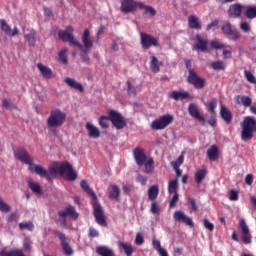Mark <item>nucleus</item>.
Here are the masks:
<instances>
[{
	"label": "nucleus",
	"instance_id": "nucleus-23",
	"mask_svg": "<svg viewBox=\"0 0 256 256\" xmlns=\"http://www.w3.org/2000/svg\"><path fill=\"white\" fill-rule=\"evenodd\" d=\"M169 97L171 99H174V101H183L185 99H191V94H189V92L186 91H177L174 90L170 93Z\"/></svg>",
	"mask_w": 256,
	"mask_h": 256
},
{
	"label": "nucleus",
	"instance_id": "nucleus-44",
	"mask_svg": "<svg viewBox=\"0 0 256 256\" xmlns=\"http://www.w3.org/2000/svg\"><path fill=\"white\" fill-rule=\"evenodd\" d=\"M217 98H212L210 102L206 105V109L211 115H215L217 112L215 109H217Z\"/></svg>",
	"mask_w": 256,
	"mask_h": 256
},
{
	"label": "nucleus",
	"instance_id": "nucleus-21",
	"mask_svg": "<svg viewBox=\"0 0 256 256\" xmlns=\"http://www.w3.org/2000/svg\"><path fill=\"white\" fill-rule=\"evenodd\" d=\"M64 82L68 87H71V89H76V91H80V93H83L85 91V87H83V84L77 82V80L71 78V77H66L64 79Z\"/></svg>",
	"mask_w": 256,
	"mask_h": 256
},
{
	"label": "nucleus",
	"instance_id": "nucleus-24",
	"mask_svg": "<svg viewBox=\"0 0 256 256\" xmlns=\"http://www.w3.org/2000/svg\"><path fill=\"white\" fill-rule=\"evenodd\" d=\"M197 43L194 45V49L205 53L207 51V46L209 45V40L201 38L199 34L196 35Z\"/></svg>",
	"mask_w": 256,
	"mask_h": 256
},
{
	"label": "nucleus",
	"instance_id": "nucleus-38",
	"mask_svg": "<svg viewBox=\"0 0 256 256\" xmlns=\"http://www.w3.org/2000/svg\"><path fill=\"white\" fill-rule=\"evenodd\" d=\"M28 187L33 193H36V195H41V193H43L41 185L37 182H33V180H28Z\"/></svg>",
	"mask_w": 256,
	"mask_h": 256
},
{
	"label": "nucleus",
	"instance_id": "nucleus-9",
	"mask_svg": "<svg viewBox=\"0 0 256 256\" xmlns=\"http://www.w3.org/2000/svg\"><path fill=\"white\" fill-rule=\"evenodd\" d=\"M52 233H53V235L58 237L64 255L73 256V253H74L73 247H71V244H69V242H67V236H65V233H63L59 230H53Z\"/></svg>",
	"mask_w": 256,
	"mask_h": 256
},
{
	"label": "nucleus",
	"instance_id": "nucleus-63",
	"mask_svg": "<svg viewBox=\"0 0 256 256\" xmlns=\"http://www.w3.org/2000/svg\"><path fill=\"white\" fill-rule=\"evenodd\" d=\"M88 237H92V238L99 237V231H97V229L93 227H90L88 232Z\"/></svg>",
	"mask_w": 256,
	"mask_h": 256
},
{
	"label": "nucleus",
	"instance_id": "nucleus-55",
	"mask_svg": "<svg viewBox=\"0 0 256 256\" xmlns=\"http://www.w3.org/2000/svg\"><path fill=\"white\" fill-rule=\"evenodd\" d=\"M229 200L230 201H239V192L236 190L229 191Z\"/></svg>",
	"mask_w": 256,
	"mask_h": 256
},
{
	"label": "nucleus",
	"instance_id": "nucleus-17",
	"mask_svg": "<svg viewBox=\"0 0 256 256\" xmlns=\"http://www.w3.org/2000/svg\"><path fill=\"white\" fill-rule=\"evenodd\" d=\"M188 113L193 117V119H197L198 121H200V123H202V125H205V117L199 112L197 104L190 103L188 106Z\"/></svg>",
	"mask_w": 256,
	"mask_h": 256
},
{
	"label": "nucleus",
	"instance_id": "nucleus-64",
	"mask_svg": "<svg viewBox=\"0 0 256 256\" xmlns=\"http://www.w3.org/2000/svg\"><path fill=\"white\" fill-rule=\"evenodd\" d=\"M231 36L232 41H237L238 39H241V33L237 30H233L232 33L229 34Z\"/></svg>",
	"mask_w": 256,
	"mask_h": 256
},
{
	"label": "nucleus",
	"instance_id": "nucleus-1",
	"mask_svg": "<svg viewBox=\"0 0 256 256\" xmlns=\"http://www.w3.org/2000/svg\"><path fill=\"white\" fill-rule=\"evenodd\" d=\"M14 157L29 166V171L36 173L39 177H45L47 181L55 179L57 174L66 175L68 181H75L77 179V172L73 170V166L68 162H53L52 166L48 170L44 169L43 166L33 164V158L25 148H19L14 153Z\"/></svg>",
	"mask_w": 256,
	"mask_h": 256
},
{
	"label": "nucleus",
	"instance_id": "nucleus-35",
	"mask_svg": "<svg viewBox=\"0 0 256 256\" xmlns=\"http://www.w3.org/2000/svg\"><path fill=\"white\" fill-rule=\"evenodd\" d=\"M207 177V169L202 168L200 170H197L195 173V181L197 185L199 186L201 183H203V180Z\"/></svg>",
	"mask_w": 256,
	"mask_h": 256
},
{
	"label": "nucleus",
	"instance_id": "nucleus-32",
	"mask_svg": "<svg viewBox=\"0 0 256 256\" xmlns=\"http://www.w3.org/2000/svg\"><path fill=\"white\" fill-rule=\"evenodd\" d=\"M0 256H25V253L21 249L14 248L11 250H1Z\"/></svg>",
	"mask_w": 256,
	"mask_h": 256
},
{
	"label": "nucleus",
	"instance_id": "nucleus-12",
	"mask_svg": "<svg viewBox=\"0 0 256 256\" xmlns=\"http://www.w3.org/2000/svg\"><path fill=\"white\" fill-rule=\"evenodd\" d=\"M173 219L178 221V223H184L187 227H195V223L193 222V218L185 215V212L178 210L173 214Z\"/></svg>",
	"mask_w": 256,
	"mask_h": 256
},
{
	"label": "nucleus",
	"instance_id": "nucleus-20",
	"mask_svg": "<svg viewBox=\"0 0 256 256\" xmlns=\"http://www.w3.org/2000/svg\"><path fill=\"white\" fill-rule=\"evenodd\" d=\"M82 43L84 49H93V38H91V32L87 28L82 34Z\"/></svg>",
	"mask_w": 256,
	"mask_h": 256
},
{
	"label": "nucleus",
	"instance_id": "nucleus-41",
	"mask_svg": "<svg viewBox=\"0 0 256 256\" xmlns=\"http://www.w3.org/2000/svg\"><path fill=\"white\" fill-rule=\"evenodd\" d=\"M177 191H179V180L175 179L170 181L168 184V193L175 195Z\"/></svg>",
	"mask_w": 256,
	"mask_h": 256
},
{
	"label": "nucleus",
	"instance_id": "nucleus-40",
	"mask_svg": "<svg viewBox=\"0 0 256 256\" xmlns=\"http://www.w3.org/2000/svg\"><path fill=\"white\" fill-rule=\"evenodd\" d=\"M152 245L154 249L159 253L160 256H169L167 250L161 247V242L159 240H153Z\"/></svg>",
	"mask_w": 256,
	"mask_h": 256
},
{
	"label": "nucleus",
	"instance_id": "nucleus-15",
	"mask_svg": "<svg viewBox=\"0 0 256 256\" xmlns=\"http://www.w3.org/2000/svg\"><path fill=\"white\" fill-rule=\"evenodd\" d=\"M141 2H137L135 0H122L120 10L122 13H133L139 7Z\"/></svg>",
	"mask_w": 256,
	"mask_h": 256
},
{
	"label": "nucleus",
	"instance_id": "nucleus-7",
	"mask_svg": "<svg viewBox=\"0 0 256 256\" xmlns=\"http://www.w3.org/2000/svg\"><path fill=\"white\" fill-rule=\"evenodd\" d=\"M109 119L118 131L125 129L127 127V121L125 120V116L115 110L108 111Z\"/></svg>",
	"mask_w": 256,
	"mask_h": 256
},
{
	"label": "nucleus",
	"instance_id": "nucleus-54",
	"mask_svg": "<svg viewBox=\"0 0 256 256\" xmlns=\"http://www.w3.org/2000/svg\"><path fill=\"white\" fill-rule=\"evenodd\" d=\"M244 77L246 78V80L249 83H252V84L256 85L255 75H253V73H251V71L245 70L244 71Z\"/></svg>",
	"mask_w": 256,
	"mask_h": 256
},
{
	"label": "nucleus",
	"instance_id": "nucleus-43",
	"mask_svg": "<svg viewBox=\"0 0 256 256\" xmlns=\"http://www.w3.org/2000/svg\"><path fill=\"white\" fill-rule=\"evenodd\" d=\"M150 69L152 73H159L160 71L159 59H157L155 56L150 57Z\"/></svg>",
	"mask_w": 256,
	"mask_h": 256
},
{
	"label": "nucleus",
	"instance_id": "nucleus-3",
	"mask_svg": "<svg viewBox=\"0 0 256 256\" xmlns=\"http://www.w3.org/2000/svg\"><path fill=\"white\" fill-rule=\"evenodd\" d=\"M67 120V114L61 109L56 108L50 111V115L46 120L47 129L52 135H57V128L63 127Z\"/></svg>",
	"mask_w": 256,
	"mask_h": 256
},
{
	"label": "nucleus",
	"instance_id": "nucleus-39",
	"mask_svg": "<svg viewBox=\"0 0 256 256\" xmlns=\"http://www.w3.org/2000/svg\"><path fill=\"white\" fill-rule=\"evenodd\" d=\"M139 9H144L145 15H151V17H155L157 15V10H155L153 6H147L142 2L139 4Z\"/></svg>",
	"mask_w": 256,
	"mask_h": 256
},
{
	"label": "nucleus",
	"instance_id": "nucleus-16",
	"mask_svg": "<svg viewBox=\"0 0 256 256\" xmlns=\"http://www.w3.org/2000/svg\"><path fill=\"white\" fill-rule=\"evenodd\" d=\"M243 9H245V6L241 3L230 5L228 8L229 19H239V17H241V13H243Z\"/></svg>",
	"mask_w": 256,
	"mask_h": 256
},
{
	"label": "nucleus",
	"instance_id": "nucleus-62",
	"mask_svg": "<svg viewBox=\"0 0 256 256\" xmlns=\"http://www.w3.org/2000/svg\"><path fill=\"white\" fill-rule=\"evenodd\" d=\"M240 29L244 33H249V31H251V26H249V23L247 22H242L240 23Z\"/></svg>",
	"mask_w": 256,
	"mask_h": 256
},
{
	"label": "nucleus",
	"instance_id": "nucleus-34",
	"mask_svg": "<svg viewBox=\"0 0 256 256\" xmlns=\"http://www.w3.org/2000/svg\"><path fill=\"white\" fill-rule=\"evenodd\" d=\"M96 253H97V255H100V256H113L114 255L113 250L107 246H98L96 248Z\"/></svg>",
	"mask_w": 256,
	"mask_h": 256
},
{
	"label": "nucleus",
	"instance_id": "nucleus-46",
	"mask_svg": "<svg viewBox=\"0 0 256 256\" xmlns=\"http://www.w3.org/2000/svg\"><path fill=\"white\" fill-rule=\"evenodd\" d=\"M211 67H212V69H214V71H224V69H225V62L221 61V60L212 62L211 63Z\"/></svg>",
	"mask_w": 256,
	"mask_h": 256
},
{
	"label": "nucleus",
	"instance_id": "nucleus-31",
	"mask_svg": "<svg viewBox=\"0 0 256 256\" xmlns=\"http://www.w3.org/2000/svg\"><path fill=\"white\" fill-rule=\"evenodd\" d=\"M207 157L210 161H217L219 159V148L216 145H212L207 150Z\"/></svg>",
	"mask_w": 256,
	"mask_h": 256
},
{
	"label": "nucleus",
	"instance_id": "nucleus-6",
	"mask_svg": "<svg viewBox=\"0 0 256 256\" xmlns=\"http://www.w3.org/2000/svg\"><path fill=\"white\" fill-rule=\"evenodd\" d=\"M173 121H175V117H173V115H162L152 121L151 129H153L154 131H163V129H167V127H169V125H171Z\"/></svg>",
	"mask_w": 256,
	"mask_h": 256
},
{
	"label": "nucleus",
	"instance_id": "nucleus-27",
	"mask_svg": "<svg viewBox=\"0 0 256 256\" xmlns=\"http://www.w3.org/2000/svg\"><path fill=\"white\" fill-rule=\"evenodd\" d=\"M236 105H243L244 107H251L253 100L249 96L237 95L234 97Z\"/></svg>",
	"mask_w": 256,
	"mask_h": 256
},
{
	"label": "nucleus",
	"instance_id": "nucleus-11",
	"mask_svg": "<svg viewBox=\"0 0 256 256\" xmlns=\"http://www.w3.org/2000/svg\"><path fill=\"white\" fill-rule=\"evenodd\" d=\"M187 82L190 85H193L195 89H203L205 87V78L200 77L199 74H197V71L190 70V74H188Z\"/></svg>",
	"mask_w": 256,
	"mask_h": 256
},
{
	"label": "nucleus",
	"instance_id": "nucleus-60",
	"mask_svg": "<svg viewBox=\"0 0 256 256\" xmlns=\"http://www.w3.org/2000/svg\"><path fill=\"white\" fill-rule=\"evenodd\" d=\"M188 205H190L191 211H197L198 210L197 202L195 201L194 198H188Z\"/></svg>",
	"mask_w": 256,
	"mask_h": 256
},
{
	"label": "nucleus",
	"instance_id": "nucleus-30",
	"mask_svg": "<svg viewBox=\"0 0 256 256\" xmlns=\"http://www.w3.org/2000/svg\"><path fill=\"white\" fill-rule=\"evenodd\" d=\"M37 68L39 69V71L43 77H46V79H53V71L51 70V68H49L41 63L37 64Z\"/></svg>",
	"mask_w": 256,
	"mask_h": 256
},
{
	"label": "nucleus",
	"instance_id": "nucleus-10",
	"mask_svg": "<svg viewBox=\"0 0 256 256\" xmlns=\"http://www.w3.org/2000/svg\"><path fill=\"white\" fill-rule=\"evenodd\" d=\"M140 42L142 49H151V47H159V38L147 34L145 32L140 33Z\"/></svg>",
	"mask_w": 256,
	"mask_h": 256
},
{
	"label": "nucleus",
	"instance_id": "nucleus-25",
	"mask_svg": "<svg viewBox=\"0 0 256 256\" xmlns=\"http://www.w3.org/2000/svg\"><path fill=\"white\" fill-rule=\"evenodd\" d=\"M188 26L190 29H196V31H201V20L196 15H190L188 17Z\"/></svg>",
	"mask_w": 256,
	"mask_h": 256
},
{
	"label": "nucleus",
	"instance_id": "nucleus-42",
	"mask_svg": "<svg viewBox=\"0 0 256 256\" xmlns=\"http://www.w3.org/2000/svg\"><path fill=\"white\" fill-rule=\"evenodd\" d=\"M244 9H246L244 13L246 19L256 18V6H244Z\"/></svg>",
	"mask_w": 256,
	"mask_h": 256
},
{
	"label": "nucleus",
	"instance_id": "nucleus-37",
	"mask_svg": "<svg viewBox=\"0 0 256 256\" xmlns=\"http://www.w3.org/2000/svg\"><path fill=\"white\" fill-rule=\"evenodd\" d=\"M78 49L81 50L80 57L84 63H89L91 61V58L89 57V52L91 51L90 48H84L83 44H81V47H78Z\"/></svg>",
	"mask_w": 256,
	"mask_h": 256
},
{
	"label": "nucleus",
	"instance_id": "nucleus-36",
	"mask_svg": "<svg viewBox=\"0 0 256 256\" xmlns=\"http://www.w3.org/2000/svg\"><path fill=\"white\" fill-rule=\"evenodd\" d=\"M37 34L35 32V30H30L28 32V34L25 35V39L26 41H28V44L31 46V47H35V43H37Z\"/></svg>",
	"mask_w": 256,
	"mask_h": 256
},
{
	"label": "nucleus",
	"instance_id": "nucleus-33",
	"mask_svg": "<svg viewBox=\"0 0 256 256\" xmlns=\"http://www.w3.org/2000/svg\"><path fill=\"white\" fill-rule=\"evenodd\" d=\"M159 197V185H152L148 189V199L155 201Z\"/></svg>",
	"mask_w": 256,
	"mask_h": 256
},
{
	"label": "nucleus",
	"instance_id": "nucleus-53",
	"mask_svg": "<svg viewBox=\"0 0 256 256\" xmlns=\"http://www.w3.org/2000/svg\"><path fill=\"white\" fill-rule=\"evenodd\" d=\"M210 47L212 49L221 50V49H225V44L219 42L218 40H212L210 42Z\"/></svg>",
	"mask_w": 256,
	"mask_h": 256
},
{
	"label": "nucleus",
	"instance_id": "nucleus-48",
	"mask_svg": "<svg viewBox=\"0 0 256 256\" xmlns=\"http://www.w3.org/2000/svg\"><path fill=\"white\" fill-rule=\"evenodd\" d=\"M107 121H110L109 115L99 117V125L102 129H109V123Z\"/></svg>",
	"mask_w": 256,
	"mask_h": 256
},
{
	"label": "nucleus",
	"instance_id": "nucleus-50",
	"mask_svg": "<svg viewBox=\"0 0 256 256\" xmlns=\"http://www.w3.org/2000/svg\"><path fill=\"white\" fill-rule=\"evenodd\" d=\"M127 93L130 97L137 95V88L131 84V81H127Z\"/></svg>",
	"mask_w": 256,
	"mask_h": 256
},
{
	"label": "nucleus",
	"instance_id": "nucleus-13",
	"mask_svg": "<svg viewBox=\"0 0 256 256\" xmlns=\"http://www.w3.org/2000/svg\"><path fill=\"white\" fill-rule=\"evenodd\" d=\"M239 227L241 229L242 242L244 245H251V233L249 232V226H247V222L245 219H240Z\"/></svg>",
	"mask_w": 256,
	"mask_h": 256
},
{
	"label": "nucleus",
	"instance_id": "nucleus-5",
	"mask_svg": "<svg viewBox=\"0 0 256 256\" xmlns=\"http://www.w3.org/2000/svg\"><path fill=\"white\" fill-rule=\"evenodd\" d=\"M73 26H67L65 30H59L57 35L61 41L64 43H69L73 47H82L81 43L77 41L75 35H73Z\"/></svg>",
	"mask_w": 256,
	"mask_h": 256
},
{
	"label": "nucleus",
	"instance_id": "nucleus-58",
	"mask_svg": "<svg viewBox=\"0 0 256 256\" xmlns=\"http://www.w3.org/2000/svg\"><path fill=\"white\" fill-rule=\"evenodd\" d=\"M33 245V242L29 238H25L23 241V248L25 251H31V246Z\"/></svg>",
	"mask_w": 256,
	"mask_h": 256
},
{
	"label": "nucleus",
	"instance_id": "nucleus-2",
	"mask_svg": "<svg viewBox=\"0 0 256 256\" xmlns=\"http://www.w3.org/2000/svg\"><path fill=\"white\" fill-rule=\"evenodd\" d=\"M81 189L89 195V197H92L93 202H92V207H93V215L96 223L100 225V227H107V220L105 219V213L103 212V207L101 204L97 201V194L91 189L89 184L85 181L82 180L80 182Z\"/></svg>",
	"mask_w": 256,
	"mask_h": 256
},
{
	"label": "nucleus",
	"instance_id": "nucleus-51",
	"mask_svg": "<svg viewBox=\"0 0 256 256\" xmlns=\"http://www.w3.org/2000/svg\"><path fill=\"white\" fill-rule=\"evenodd\" d=\"M221 31L224 35H229L233 31V27L231 26V23L226 22L225 24L222 25Z\"/></svg>",
	"mask_w": 256,
	"mask_h": 256
},
{
	"label": "nucleus",
	"instance_id": "nucleus-52",
	"mask_svg": "<svg viewBox=\"0 0 256 256\" xmlns=\"http://www.w3.org/2000/svg\"><path fill=\"white\" fill-rule=\"evenodd\" d=\"M185 161V157L183 155L179 156L176 161L171 162V167L173 169H179L181 167V164Z\"/></svg>",
	"mask_w": 256,
	"mask_h": 256
},
{
	"label": "nucleus",
	"instance_id": "nucleus-56",
	"mask_svg": "<svg viewBox=\"0 0 256 256\" xmlns=\"http://www.w3.org/2000/svg\"><path fill=\"white\" fill-rule=\"evenodd\" d=\"M203 225L204 228L207 229L208 231H214L215 230V225L209 221V219H204L203 220Z\"/></svg>",
	"mask_w": 256,
	"mask_h": 256
},
{
	"label": "nucleus",
	"instance_id": "nucleus-57",
	"mask_svg": "<svg viewBox=\"0 0 256 256\" xmlns=\"http://www.w3.org/2000/svg\"><path fill=\"white\" fill-rule=\"evenodd\" d=\"M178 201H179V193H176L173 195V197L169 203L170 209H173V207H176Z\"/></svg>",
	"mask_w": 256,
	"mask_h": 256
},
{
	"label": "nucleus",
	"instance_id": "nucleus-29",
	"mask_svg": "<svg viewBox=\"0 0 256 256\" xmlns=\"http://www.w3.org/2000/svg\"><path fill=\"white\" fill-rule=\"evenodd\" d=\"M118 247L120 250L124 251L126 256H132L133 251H135V249L133 248V245H131V243H125V242L119 241Z\"/></svg>",
	"mask_w": 256,
	"mask_h": 256
},
{
	"label": "nucleus",
	"instance_id": "nucleus-14",
	"mask_svg": "<svg viewBox=\"0 0 256 256\" xmlns=\"http://www.w3.org/2000/svg\"><path fill=\"white\" fill-rule=\"evenodd\" d=\"M133 157L138 167H143V165H145V161L148 159L147 154L145 153V149L141 147H136L133 150Z\"/></svg>",
	"mask_w": 256,
	"mask_h": 256
},
{
	"label": "nucleus",
	"instance_id": "nucleus-59",
	"mask_svg": "<svg viewBox=\"0 0 256 256\" xmlns=\"http://www.w3.org/2000/svg\"><path fill=\"white\" fill-rule=\"evenodd\" d=\"M150 211L151 213H153L154 215L159 213V205L157 204V201L152 200V204L150 207Z\"/></svg>",
	"mask_w": 256,
	"mask_h": 256
},
{
	"label": "nucleus",
	"instance_id": "nucleus-19",
	"mask_svg": "<svg viewBox=\"0 0 256 256\" xmlns=\"http://www.w3.org/2000/svg\"><path fill=\"white\" fill-rule=\"evenodd\" d=\"M220 117L227 123V125L231 124V121H233V113H231V110L225 105L220 106Z\"/></svg>",
	"mask_w": 256,
	"mask_h": 256
},
{
	"label": "nucleus",
	"instance_id": "nucleus-26",
	"mask_svg": "<svg viewBox=\"0 0 256 256\" xmlns=\"http://www.w3.org/2000/svg\"><path fill=\"white\" fill-rule=\"evenodd\" d=\"M86 129L91 139H99V137H101V132L99 131V128L92 125L91 122L86 123Z\"/></svg>",
	"mask_w": 256,
	"mask_h": 256
},
{
	"label": "nucleus",
	"instance_id": "nucleus-8",
	"mask_svg": "<svg viewBox=\"0 0 256 256\" xmlns=\"http://www.w3.org/2000/svg\"><path fill=\"white\" fill-rule=\"evenodd\" d=\"M58 216L60 217L56 220V223H59L62 227H67V216L71 217V219H78L79 214L75 211V207L68 206L65 211H59Z\"/></svg>",
	"mask_w": 256,
	"mask_h": 256
},
{
	"label": "nucleus",
	"instance_id": "nucleus-4",
	"mask_svg": "<svg viewBox=\"0 0 256 256\" xmlns=\"http://www.w3.org/2000/svg\"><path fill=\"white\" fill-rule=\"evenodd\" d=\"M241 140L251 141L256 133V119L253 116H246L240 124Z\"/></svg>",
	"mask_w": 256,
	"mask_h": 256
},
{
	"label": "nucleus",
	"instance_id": "nucleus-49",
	"mask_svg": "<svg viewBox=\"0 0 256 256\" xmlns=\"http://www.w3.org/2000/svg\"><path fill=\"white\" fill-rule=\"evenodd\" d=\"M0 211L2 213H9V211H11V206H9V204H7V202H5V200H3V197L0 196Z\"/></svg>",
	"mask_w": 256,
	"mask_h": 256
},
{
	"label": "nucleus",
	"instance_id": "nucleus-45",
	"mask_svg": "<svg viewBox=\"0 0 256 256\" xmlns=\"http://www.w3.org/2000/svg\"><path fill=\"white\" fill-rule=\"evenodd\" d=\"M19 229H21V231H33L35 229V224H33L31 221L29 222H22L19 223Z\"/></svg>",
	"mask_w": 256,
	"mask_h": 256
},
{
	"label": "nucleus",
	"instance_id": "nucleus-61",
	"mask_svg": "<svg viewBox=\"0 0 256 256\" xmlns=\"http://www.w3.org/2000/svg\"><path fill=\"white\" fill-rule=\"evenodd\" d=\"M143 243H145V238L142 236L141 233H137L136 238H135V244L136 245H143Z\"/></svg>",
	"mask_w": 256,
	"mask_h": 256
},
{
	"label": "nucleus",
	"instance_id": "nucleus-28",
	"mask_svg": "<svg viewBox=\"0 0 256 256\" xmlns=\"http://www.w3.org/2000/svg\"><path fill=\"white\" fill-rule=\"evenodd\" d=\"M143 166H144L146 175H153L155 171V160L153 159V157L148 158L144 162Z\"/></svg>",
	"mask_w": 256,
	"mask_h": 256
},
{
	"label": "nucleus",
	"instance_id": "nucleus-47",
	"mask_svg": "<svg viewBox=\"0 0 256 256\" xmlns=\"http://www.w3.org/2000/svg\"><path fill=\"white\" fill-rule=\"evenodd\" d=\"M69 50L67 49V48H64V49H62L59 53H58V57H59V61L61 62V63H63L64 65H67V63H68V59H67V52H68Z\"/></svg>",
	"mask_w": 256,
	"mask_h": 256
},
{
	"label": "nucleus",
	"instance_id": "nucleus-22",
	"mask_svg": "<svg viewBox=\"0 0 256 256\" xmlns=\"http://www.w3.org/2000/svg\"><path fill=\"white\" fill-rule=\"evenodd\" d=\"M121 195V189H119V186L112 184L108 188V197L112 201H119V197Z\"/></svg>",
	"mask_w": 256,
	"mask_h": 256
},
{
	"label": "nucleus",
	"instance_id": "nucleus-18",
	"mask_svg": "<svg viewBox=\"0 0 256 256\" xmlns=\"http://www.w3.org/2000/svg\"><path fill=\"white\" fill-rule=\"evenodd\" d=\"M0 27H1V31H3L5 35H8V37H15L19 35V28L14 27V29L12 30L11 26L7 24V21H5V19L0 20Z\"/></svg>",
	"mask_w": 256,
	"mask_h": 256
}]
</instances>
